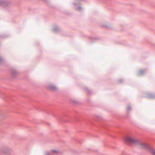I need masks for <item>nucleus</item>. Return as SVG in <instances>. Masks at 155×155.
Segmentation results:
<instances>
[{"instance_id":"1","label":"nucleus","mask_w":155,"mask_h":155,"mask_svg":"<svg viewBox=\"0 0 155 155\" xmlns=\"http://www.w3.org/2000/svg\"><path fill=\"white\" fill-rule=\"evenodd\" d=\"M124 141L126 143H132L136 144L138 140L129 136L125 137L123 139Z\"/></svg>"},{"instance_id":"2","label":"nucleus","mask_w":155,"mask_h":155,"mask_svg":"<svg viewBox=\"0 0 155 155\" xmlns=\"http://www.w3.org/2000/svg\"><path fill=\"white\" fill-rule=\"evenodd\" d=\"M136 144H137L139 148L143 149H147L148 147V145L145 144L143 143L140 142L138 140V142L136 143Z\"/></svg>"},{"instance_id":"3","label":"nucleus","mask_w":155,"mask_h":155,"mask_svg":"<svg viewBox=\"0 0 155 155\" xmlns=\"http://www.w3.org/2000/svg\"><path fill=\"white\" fill-rule=\"evenodd\" d=\"M49 88L51 90L55 91L57 89V87L54 85L50 84L49 86Z\"/></svg>"},{"instance_id":"4","label":"nucleus","mask_w":155,"mask_h":155,"mask_svg":"<svg viewBox=\"0 0 155 155\" xmlns=\"http://www.w3.org/2000/svg\"><path fill=\"white\" fill-rule=\"evenodd\" d=\"M58 151L56 150H52L51 152V153H58Z\"/></svg>"},{"instance_id":"5","label":"nucleus","mask_w":155,"mask_h":155,"mask_svg":"<svg viewBox=\"0 0 155 155\" xmlns=\"http://www.w3.org/2000/svg\"><path fill=\"white\" fill-rule=\"evenodd\" d=\"M150 152L152 153L155 155V150L153 149L150 150Z\"/></svg>"},{"instance_id":"6","label":"nucleus","mask_w":155,"mask_h":155,"mask_svg":"<svg viewBox=\"0 0 155 155\" xmlns=\"http://www.w3.org/2000/svg\"><path fill=\"white\" fill-rule=\"evenodd\" d=\"M127 109L128 110H129L130 109V106H128L127 107Z\"/></svg>"},{"instance_id":"7","label":"nucleus","mask_w":155,"mask_h":155,"mask_svg":"<svg viewBox=\"0 0 155 155\" xmlns=\"http://www.w3.org/2000/svg\"><path fill=\"white\" fill-rule=\"evenodd\" d=\"M3 150V151L4 153H6V152H5V150Z\"/></svg>"}]
</instances>
